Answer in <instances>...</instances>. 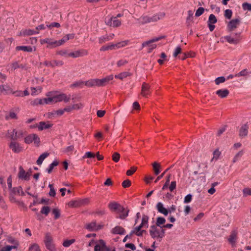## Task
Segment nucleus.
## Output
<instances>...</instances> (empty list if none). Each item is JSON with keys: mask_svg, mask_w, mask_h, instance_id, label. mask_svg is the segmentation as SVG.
Returning <instances> with one entry per match:
<instances>
[{"mask_svg": "<svg viewBox=\"0 0 251 251\" xmlns=\"http://www.w3.org/2000/svg\"><path fill=\"white\" fill-rule=\"evenodd\" d=\"M120 205L116 202H112L109 203L108 207L111 211H117Z\"/></svg>", "mask_w": 251, "mask_h": 251, "instance_id": "obj_32", "label": "nucleus"}, {"mask_svg": "<svg viewBox=\"0 0 251 251\" xmlns=\"http://www.w3.org/2000/svg\"><path fill=\"white\" fill-rule=\"evenodd\" d=\"M137 169V168L136 167H132L130 170L126 171V175L127 176H131L136 172Z\"/></svg>", "mask_w": 251, "mask_h": 251, "instance_id": "obj_62", "label": "nucleus"}, {"mask_svg": "<svg viewBox=\"0 0 251 251\" xmlns=\"http://www.w3.org/2000/svg\"><path fill=\"white\" fill-rule=\"evenodd\" d=\"M58 161L56 160H54L52 163H51L49 168L47 169V171L49 174L51 173L54 167L57 166L58 165Z\"/></svg>", "mask_w": 251, "mask_h": 251, "instance_id": "obj_34", "label": "nucleus"}, {"mask_svg": "<svg viewBox=\"0 0 251 251\" xmlns=\"http://www.w3.org/2000/svg\"><path fill=\"white\" fill-rule=\"evenodd\" d=\"M217 22V19L216 17H215V16L213 14H210L208 18L207 24H214L216 23Z\"/></svg>", "mask_w": 251, "mask_h": 251, "instance_id": "obj_38", "label": "nucleus"}, {"mask_svg": "<svg viewBox=\"0 0 251 251\" xmlns=\"http://www.w3.org/2000/svg\"><path fill=\"white\" fill-rule=\"evenodd\" d=\"M248 75V72L247 71V69H244L241 72H240L239 73L235 75V76L236 77H239L241 76H246Z\"/></svg>", "mask_w": 251, "mask_h": 251, "instance_id": "obj_60", "label": "nucleus"}, {"mask_svg": "<svg viewBox=\"0 0 251 251\" xmlns=\"http://www.w3.org/2000/svg\"><path fill=\"white\" fill-rule=\"evenodd\" d=\"M49 153L48 152H44L40 155L37 159L36 163L38 165H40L42 164L43 160L49 156Z\"/></svg>", "mask_w": 251, "mask_h": 251, "instance_id": "obj_31", "label": "nucleus"}, {"mask_svg": "<svg viewBox=\"0 0 251 251\" xmlns=\"http://www.w3.org/2000/svg\"><path fill=\"white\" fill-rule=\"evenodd\" d=\"M96 156V155L90 151H88L85 153V155L83 156V158H95Z\"/></svg>", "mask_w": 251, "mask_h": 251, "instance_id": "obj_61", "label": "nucleus"}, {"mask_svg": "<svg viewBox=\"0 0 251 251\" xmlns=\"http://www.w3.org/2000/svg\"><path fill=\"white\" fill-rule=\"evenodd\" d=\"M131 182L130 180H129V179H126V180H124L122 183V186L125 188H128L129 187H130L131 186Z\"/></svg>", "mask_w": 251, "mask_h": 251, "instance_id": "obj_59", "label": "nucleus"}, {"mask_svg": "<svg viewBox=\"0 0 251 251\" xmlns=\"http://www.w3.org/2000/svg\"><path fill=\"white\" fill-rule=\"evenodd\" d=\"M110 40L108 36V35H105L104 36H101L100 37L99 39V42L100 44H102Z\"/></svg>", "mask_w": 251, "mask_h": 251, "instance_id": "obj_53", "label": "nucleus"}, {"mask_svg": "<svg viewBox=\"0 0 251 251\" xmlns=\"http://www.w3.org/2000/svg\"><path fill=\"white\" fill-rule=\"evenodd\" d=\"M249 126L247 124L243 125L239 130V136L243 138L247 136Z\"/></svg>", "mask_w": 251, "mask_h": 251, "instance_id": "obj_21", "label": "nucleus"}, {"mask_svg": "<svg viewBox=\"0 0 251 251\" xmlns=\"http://www.w3.org/2000/svg\"><path fill=\"white\" fill-rule=\"evenodd\" d=\"M125 232V229L120 226H116L111 230V233L114 234L123 235Z\"/></svg>", "mask_w": 251, "mask_h": 251, "instance_id": "obj_22", "label": "nucleus"}, {"mask_svg": "<svg viewBox=\"0 0 251 251\" xmlns=\"http://www.w3.org/2000/svg\"><path fill=\"white\" fill-rule=\"evenodd\" d=\"M128 42V41H124L118 42L116 44H111L109 45V47L110 48V50H112L115 49H118L121 47H124L127 44Z\"/></svg>", "mask_w": 251, "mask_h": 251, "instance_id": "obj_20", "label": "nucleus"}, {"mask_svg": "<svg viewBox=\"0 0 251 251\" xmlns=\"http://www.w3.org/2000/svg\"><path fill=\"white\" fill-rule=\"evenodd\" d=\"M38 33L39 32L36 31V30H32L30 29H25L23 31V34L24 36H29Z\"/></svg>", "mask_w": 251, "mask_h": 251, "instance_id": "obj_30", "label": "nucleus"}, {"mask_svg": "<svg viewBox=\"0 0 251 251\" xmlns=\"http://www.w3.org/2000/svg\"><path fill=\"white\" fill-rule=\"evenodd\" d=\"M29 251H41L39 246L36 244L34 243L32 244L28 249Z\"/></svg>", "mask_w": 251, "mask_h": 251, "instance_id": "obj_45", "label": "nucleus"}, {"mask_svg": "<svg viewBox=\"0 0 251 251\" xmlns=\"http://www.w3.org/2000/svg\"><path fill=\"white\" fill-rule=\"evenodd\" d=\"M165 16V13L164 12H160L152 16V17L142 16L139 19V20L142 24H145L151 22H156L163 19Z\"/></svg>", "mask_w": 251, "mask_h": 251, "instance_id": "obj_1", "label": "nucleus"}, {"mask_svg": "<svg viewBox=\"0 0 251 251\" xmlns=\"http://www.w3.org/2000/svg\"><path fill=\"white\" fill-rule=\"evenodd\" d=\"M52 126L53 125L50 124V122H46L43 121L39 123L38 128L39 131H42L51 128Z\"/></svg>", "mask_w": 251, "mask_h": 251, "instance_id": "obj_18", "label": "nucleus"}, {"mask_svg": "<svg viewBox=\"0 0 251 251\" xmlns=\"http://www.w3.org/2000/svg\"><path fill=\"white\" fill-rule=\"evenodd\" d=\"M25 133L23 130H17L16 129H13L11 132H8V134L9 135V137L11 140L13 141H16L20 138H22Z\"/></svg>", "mask_w": 251, "mask_h": 251, "instance_id": "obj_4", "label": "nucleus"}, {"mask_svg": "<svg viewBox=\"0 0 251 251\" xmlns=\"http://www.w3.org/2000/svg\"><path fill=\"white\" fill-rule=\"evenodd\" d=\"M149 231L150 235L152 238H160L159 231L156 226H151Z\"/></svg>", "mask_w": 251, "mask_h": 251, "instance_id": "obj_15", "label": "nucleus"}, {"mask_svg": "<svg viewBox=\"0 0 251 251\" xmlns=\"http://www.w3.org/2000/svg\"><path fill=\"white\" fill-rule=\"evenodd\" d=\"M46 247L48 250H49L50 251H56V249L54 246V245L53 244L52 242L50 243H46L45 244Z\"/></svg>", "mask_w": 251, "mask_h": 251, "instance_id": "obj_44", "label": "nucleus"}, {"mask_svg": "<svg viewBox=\"0 0 251 251\" xmlns=\"http://www.w3.org/2000/svg\"><path fill=\"white\" fill-rule=\"evenodd\" d=\"M88 54V52L87 50L81 49L75 50L74 52H70L69 55L73 58H77L87 55Z\"/></svg>", "mask_w": 251, "mask_h": 251, "instance_id": "obj_10", "label": "nucleus"}, {"mask_svg": "<svg viewBox=\"0 0 251 251\" xmlns=\"http://www.w3.org/2000/svg\"><path fill=\"white\" fill-rule=\"evenodd\" d=\"M30 173L28 172H25L24 168L22 166L19 167V172L18 174V176L19 179L25 180H29Z\"/></svg>", "mask_w": 251, "mask_h": 251, "instance_id": "obj_8", "label": "nucleus"}, {"mask_svg": "<svg viewBox=\"0 0 251 251\" xmlns=\"http://www.w3.org/2000/svg\"><path fill=\"white\" fill-rule=\"evenodd\" d=\"M94 251H108V247L104 240H99L94 248Z\"/></svg>", "mask_w": 251, "mask_h": 251, "instance_id": "obj_11", "label": "nucleus"}, {"mask_svg": "<svg viewBox=\"0 0 251 251\" xmlns=\"http://www.w3.org/2000/svg\"><path fill=\"white\" fill-rule=\"evenodd\" d=\"M49 187H50V190L49 192V195L50 197H54L56 195V192L52 184H49Z\"/></svg>", "mask_w": 251, "mask_h": 251, "instance_id": "obj_55", "label": "nucleus"}, {"mask_svg": "<svg viewBox=\"0 0 251 251\" xmlns=\"http://www.w3.org/2000/svg\"><path fill=\"white\" fill-rule=\"evenodd\" d=\"M166 222V220L163 217H158L156 219V226H160L161 227V225L164 224Z\"/></svg>", "mask_w": 251, "mask_h": 251, "instance_id": "obj_43", "label": "nucleus"}, {"mask_svg": "<svg viewBox=\"0 0 251 251\" xmlns=\"http://www.w3.org/2000/svg\"><path fill=\"white\" fill-rule=\"evenodd\" d=\"M225 17L228 19H230L232 15V11L230 9H226L225 11Z\"/></svg>", "mask_w": 251, "mask_h": 251, "instance_id": "obj_54", "label": "nucleus"}, {"mask_svg": "<svg viewBox=\"0 0 251 251\" xmlns=\"http://www.w3.org/2000/svg\"><path fill=\"white\" fill-rule=\"evenodd\" d=\"M165 37L164 36H160L158 37L153 38L149 41L145 42L142 43V49H143V48H144L145 47L148 46V52L150 53V52H151V51L153 49L156 48V45L153 44L152 43L154 42L158 41L160 40L161 39L164 38Z\"/></svg>", "mask_w": 251, "mask_h": 251, "instance_id": "obj_2", "label": "nucleus"}, {"mask_svg": "<svg viewBox=\"0 0 251 251\" xmlns=\"http://www.w3.org/2000/svg\"><path fill=\"white\" fill-rule=\"evenodd\" d=\"M113 79V75L106 76L102 79L97 78V87H103L107 85Z\"/></svg>", "mask_w": 251, "mask_h": 251, "instance_id": "obj_6", "label": "nucleus"}, {"mask_svg": "<svg viewBox=\"0 0 251 251\" xmlns=\"http://www.w3.org/2000/svg\"><path fill=\"white\" fill-rule=\"evenodd\" d=\"M75 239H72L71 240H66L63 242L62 245L64 247H69L72 244L75 243Z\"/></svg>", "mask_w": 251, "mask_h": 251, "instance_id": "obj_46", "label": "nucleus"}, {"mask_svg": "<svg viewBox=\"0 0 251 251\" xmlns=\"http://www.w3.org/2000/svg\"><path fill=\"white\" fill-rule=\"evenodd\" d=\"M240 23L239 18L233 19L229 21L227 25V28L229 31H233L235 28H237Z\"/></svg>", "mask_w": 251, "mask_h": 251, "instance_id": "obj_14", "label": "nucleus"}, {"mask_svg": "<svg viewBox=\"0 0 251 251\" xmlns=\"http://www.w3.org/2000/svg\"><path fill=\"white\" fill-rule=\"evenodd\" d=\"M20 191H22V187L19 186L17 187H14L11 189V192L13 195H20Z\"/></svg>", "mask_w": 251, "mask_h": 251, "instance_id": "obj_47", "label": "nucleus"}, {"mask_svg": "<svg viewBox=\"0 0 251 251\" xmlns=\"http://www.w3.org/2000/svg\"><path fill=\"white\" fill-rule=\"evenodd\" d=\"M243 154H244V151L242 150L239 151L237 153H236L233 159V161H232L233 163H235L236 161L239 160L241 158V157L243 156Z\"/></svg>", "mask_w": 251, "mask_h": 251, "instance_id": "obj_40", "label": "nucleus"}, {"mask_svg": "<svg viewBox=\"0 0 251 251\" xmlns=\"http://www.w3.org/2000/svg\"><path fill=\"white\" fill-rule=\"evenodd\" d=\"M105 23L107 25L113 27H118L121 25V21L113 16L107 20L105 19Z\"/></svg>", "mask_w": 251, "mask_h": 251, "instance_id": "obj_7", "label": "nucleus"}, {"mask_svg": "<svg viewBox=\"0 0 251 251\" xmlns=\"http://www.w3.org/2000/svg\"><path fill=\"white\" fill-rule=\"evenodd\" d=\"M237 239V230H233L231 232V234L228 239V242L232 245V246H235Z\"/></svg>", "mask_w": 251, "mask_h": 251, "instance_id": "obj_19", "label": "nucleus"}, {"mask_svg": "<svg viewBox=\"0 0 251 251\" xmlns=\"http://www.w3.org/2000/svg\"><path fill=\"white\" fill-rule=\"evenodd\" d=\"M0 92L1 93L7 95L11 94L12 92V90L8 85H0Z\"/></svg>", "mask_w": 251, "mask_h": 251, "instance_id": "obj_25", "label": "nucleus"}, {"mask_svg": "<svg viewBox=\"0 0 251 251\" xmlns=\"http://www.w3.org/2000/svg\"><path fill=\"white\" fill-rule=\"evenodd\" d=\"M242 8L244 10L251 11V4L248 2H244L242 4Z\"/></svg>", "mask_w": 251, "mask_h": 251, "instance_id": "obj_57", "label": "nucleus"}, {"mask_svg": "<svg viewBox=\"0 0 251 251\" xmlns=\"http://www.w3.org/2000/svg\"><path fill=\"white\" fill-rule=\"evenodd\" d=\"M156 208L159 213H162L165 216L168 215L169 213L168 210L164 207L163 205L161 202H159L157 203Z\"/></svg>", "mask_w": 251, "mask_h": 251, "instance_id": "obj_24", "label": "nucleus"}, {"mask_svg": "<svg viewBox=\"0 0 251 251\" xmlns=\"http://www.w3.org/2000/svg\"><path fill=\"white\" fill-rule=\"evenodd\" d=\"M120 158V154L117 152H115L112 155V159L115 162H118Z\"/></svg>", "mask_w": 251, "mask_h": 251, "instance_id": "obj_51", "label": "nucleus"}, {"mask_svg": "<svg viewBox=\"0 0 251 251\" xmlns=\"http://www.w3.org/2000/svg\"><path fill=\"white\" fill-rule=\"evenodd\" d=\"M244 196L247 197V196L251 195V188H246L243 190Z\"/></svg>", "mask_w": 251, "mask_h": 251, "instance_id": "obj_63", "label": "nucleus"}, {"mask_svg": "<svg viewBox=\"0 0 251 251\" xmlns=\"http://www.w3.org/2000/svg\"><path fill=\"white\" fill-rule=\"evenodd\" d=\"M56 54L58 55L62 56H65V57H70L69 55V53H68L67 50H62L57 51L56 52Z\"/></svg>", "mask_w": 251, "mask_h": 251, "instance_id": "obj_48", "label": "nucleus"}, {"mask_svg": "<svg viewBox=\"0 0 251 251\" xmlns=\"http://www.w3.org/2000/svg\"><path fill=\"white\" fill-rule=\"evenodd\" d=\"M85 227L86 229L90 231L96 230L101 228V226H99L98 227H97L96 221L92 222L87 224Z\"/></svg>", "mask_w": 251, "mask_h": 251, "instance_id": "obj_26", "label": "nucleus"}, {"mask_svg": "<svg viewBox=\"0 0 251 251\" xmlns=\"http://www.w3.org/2000/svg\"><path fill=\"white\" fill-rule=\"evenodd\" d=\"M41 43L42 44H47V48H54L58 46L57 41L51 38H46L41 40Z\"/></svg>", "mask_w": 251, "mask_h": 251, "instance_id": "obj_12", "label": "nucleus"}, {"mask_svg": "<svg viewBox=\"0 0 251 251\" xmlns=\"http://www.w3.org/2000/svg\"><path fill=\"white\" fill-rule=\"evenodd\" d=\"M50 212V207L48 206H43L41 210L42 214H45L47 216Z\"/></svg>", "mask_w": 251, "mask_h": 251, "instance_id": "obj_50", "label": "nucleus"}, {"mask_svg": "<svg viewBox=\"0 0 251 251\" xmlns=\"http://www.w3.org/2000/svg\"><path fill=\"white\" fill-rule=\"evenodd\" d=\"M84 201H69L68 205L71 207H77L82 205V202Z\"/></svg>", "mask_w": 251, "mask_h": 251, "instance_id": "obj_28", "label": "nucleus"}, {"mask_svg": "<svg viewBox=\"0 0 251 251\" xmlns=\"http://www.w3.org/2000/svg\"><path fill=\"white\" fill-rule=\"evenodd\" d=\"M205 9L204 8L202 7H199L196 11V13H195V16L196 17H199L201 15L204 11Z\"/></svg>", "mask_w": 251, "mask_h": 251, "instance_id": "obj_58", "label": "nucleus"}, {"mask_svg": "<svg viewBox=\"0 0 251 251\" xmlns=\"http://www.w3.org/2000/svg\"><path fill=\"white\" fill-rule=\"evenodd\" d=\"M130 74L128 72H123L118 75H115V77L122 80L124 78L126 77L127 76H129Z\"/></svg>", "mask_w": 251, "mask_h": 251, "instance_id": "obj_36", "label": "nucleus"}, {"mask_svg": "<svg viewBox=\"0 0 251 251\" xmlns=\"http://www.w3.org/2000/svg\"><path fill=\"white\" fill-rule=\"evenodd\" d=\"M50 103H56L63 101L64 102H68L70 100V97L67 96L65 94L62 93L56 95L50 98Z\"/></svg>", "mask_w": 251, "mask_h": 251, "instance_id": "obj_3", "label": "nucleus"}, {"mask_svg": "<svg viewBox=\"0 0 251 251\" xmlns=\"http://www.w3.org/2000/svg\"><path fill=\"white\" fill-rule=\"evenodd\" d=\"M16 49L18 50H23L27 52H31L32 51V48L30 46H17Z\"/></svg>", "mask_w": 251, "mask_h": 251, "instance_id": "obj_33", "label": "nucleus"}, {"mask_svg": "<svg viewBox=\"0 0 251 251\" xmlns=\"http://www.w3.org/2000/svg\"><path fill=\"white\" fill-rule=\"evenodd\" d=\"M46 26L49 29H51L53 27L59 28L60 27V25L59 23L53 22L50 24L49 22L46 23Z\"/></svg>", "mask_w": 251, "mask_h": 251, "instance_id": "obj_37", "label": "nucleus"}, {"mask_svg": "<svg viewBox=\"0 0 251 251\" xmlns=\"http://www.w3.org/2000/svg\"><path fill=\"white\" fill-rule=\"evenodd\" d=\"M52 242V238L51 235V234L49 232L46 233L45 234V240H44L45 244H46V243H50Z\"/></svg>", "mask_w": 251, "mask_h": 251, "instance_id": "obj_42", "label": "nucleus"}, {"mask_svg": "<svg viewBox=\"0 0 251 251\" xmlns=\"http://www.w3.org/2000/svg\"><path fill=\"white\" fill-rule=\"evenodd\" d=\"M151 86L146 82H143L141 87V94L144 97H148L151 94Z\"/></svg>", "mask_w": 251, "mask_h": 251, "instance_id": "obj_13", "label": "nucleus"}, {"mask_svg": "<svg viewBox=\"0 0 251 251\" xmlns=\"http://www.w3.org/2000/svg\"><path fill=\"white\" fill-rule=\"evenodd\" d=\"M84 84L89 87H97V78L89 79L84 82Z\"/></svg>", "mask_w": 251, "mask_h": 251, "instance_id": "obj_29", "label": "nucleus"}, {"mask_svg": "<svg viewBox=\"0 0 251 251\" xmlns=\"http://www.w3.org/2000/svg\"><path fill=\"white\" fill-rule=\"evenodd\" d=\"M43 64L47 67H51L53 68L55 66H62L63 65V62L62 61L54 60L52 61H45Z\"/></svg>", "mask_w": 251, "mask_h": 251, "instance_id": "obj_17", "label": "nucleus"}, {"mask_svg": "<svg viewBox=\"0 0 251 251\" xmlns=\"http://www.w3.org/2000/svg\"><path fill=\"white\" fill-rule=\"evenodd\" d=\"M235 35L236 36L238 37L240 35V33H236L235 34ZM224 39L230 44H237L240 42V39L238 38V37L233 38L231 37L230 36H226L223 37H222L221 38V41L224 42V40H222Z\"/></svg>", "mask_w": 251, "mask_h": 251, "instance_id": "obj_9", "label": "nucleus"}, {"mask_svg": "<svg viewBox=\"0 0 251 251\" xmlns=\"http://www.w3.org/2000/svg\"><path fill=\"white\" fill-rule=\"evenodd\" d=\"M7 242L9 243L13 244V246H16V249L18 248V247L19 246V245L18 241L17 240H16V239H15V238H14L12 237H8Z\"/></svg>", "mask_w": 251, "mask_h": 251, "instance_id": "obj_41", "label": "nucleus"}, {"mask_svg": "<svg viewBox=\"0 0 251 251\" xmlns=\"http://www.w3.org/2000/svg\"><path fill=\"white\" fill-rule=\"evenodd\" d=\"M226 81V78L224 76H220L216 78L215 80V82L216 85H219L221 83H223Z\"/></svg>", "mask_w": 251, "mask_h": 251, "instance_id": "obj_56", "label": "nucleus"}, {"mask_svg": "<svg viewBox=\"0 0 251 251\" xmlns=\"http://www.w3.org/2000/svg\"><path fill=\"white\" fill-rule=\"evenodd\" d=\"M149 220V217L148 216L146 215L145 214L143 215L141 223L145 226V227H146V228L148 227Z\"/></svg>", "mask_w": 251, "mask_h": 251, "instance_id": "obj_35", "label": "nucleus"}, {"mask_svg": "<svg viewBox=\"0 0 251 251\" xmlns=\"http://www.w3.org/2000/svg\"><path fill=\"white\" fill-rule=\"evenodd\" d=\"M152 166L155 175H158L160 173L159 168L160 167V165L157 162H155L152 164Z\"/></svg>", "mask_w": 251, "mask_h": 251, "instance_id": "obj_39", "label": "nucleus"}, {"mask_svg": "<svg viewBox=\"0 0 251 251\" xmlns=\"http://www.w3.org/2000/svg\"><path fill=\"white\" fill-rule=\"evenodd\" d=\"M33 141H34V144L39 146L40 142V139L39 137L36 134H30L25 138V142L26 144H30Z\"/></svg>", "mask_w": 251, "mask_h": 251, "instance_id": "obj_5", "label": "nucleus"}, {"mask_svg": "<svg viewBox=\"0 0 251 251\" xmlns=\"http://www.w3.org/2000/svg\"><path fill=\"white\" fill-rule=\"evenodd\" d=\"M52 214L54 215V219L56 220L60 217V211L57 208H54L52 211Z\"/></svg>", "mask_w": 251, "mask_h": 251, "instance_id": "obj_52", "label": "nucleus"}, {"mask_svg": "<svg viewBox=\"0 0 251 251\" xmlns=\"http://www.w3.org/2000/svg\"><path fill=\"white\" fill-rule=\"evenodd\" d=\"M50 103V98L44 99H36L34 100L33 104L35 105Z\"/></svg>", "mask_w": 251, "mask_h": 251, "instance_id": "obj_23", "label": "nucleus"}, {"mask_svg": "<svg viewBox=\"0 0 251 251\" xmlns=\"http://www.w3.org/2000/svg\"><path fill=\"white\" fill-rule=\"evenodd\" d=\"M9 147L15 153L20 152L22 151V148L20 146L19 144L15 141H11Z\"/></svg>", "mask_w": 251, "mask_h": 251, "instance_id": "obj_16", "label": "nucleus"}, {"mask_svg": "<svg viewBox=\"0 0 251 251\" xmlns=\"http://www.w3.org/2000/svg\"><path fill=\"white\" fill-rule=\"evenodd\" d=\"M171 176V174H168V176H167L166 182H165V184H164V185L163 186L162 188V189L163 190H164L168 188L170 181Z\"/></svg>", "mask_w": 251, "mask_h": 251, "instance_id": "obj_49", "label": "nucleus"}, {"mask_svg": "<svg viewBox=\"0 0 251 251\" xmlns=\"http://www.w3.org/2000/svg\"><path fill=\"white\" fill-rule=\"evenodd\" d=\"M84 84V82L82 81H79L75 82L71 85L72 87H82L83 85Z\"/></svg>", "mask_w": 251, "mask_h": 251, "instance_id": "obj_64", "label": "nucleus"}, {"mask_svg": "<svg viewBox=\"0 0 251 251\" xmlns=\"http://www.w3.org/2000/svg\"><path fill=\"white\" fill-rule=\"evenodd\" d=\"M229 93V92L227 89H220L216 92V94L221 98H226Z\"/></svg>", "mask_w": 251, "mask_h": 251, "instance_id": "obj_27", "label": "nucleus"}]
</instances>
